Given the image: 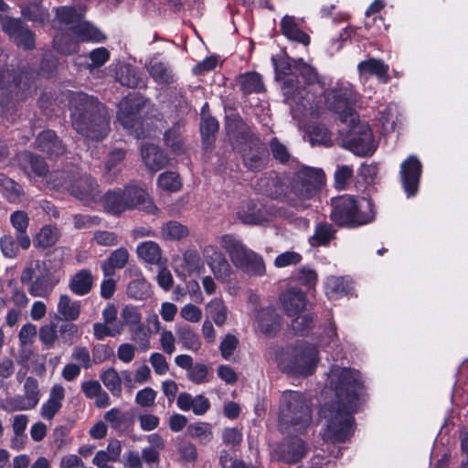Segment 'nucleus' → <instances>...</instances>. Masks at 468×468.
Wrapping results in <instances>:
<instances>
[{
  "label": "nucleus",
  "mask_w": 468,
  "mask_h": 468,
  "mask_svg": "<svg viewBox=\"0 0 468 468\" xmlns=\"http://www.w3.org/2000/svg\"><path fill=\"white\" fill-rule=\"evenodd\" d=\"M295 279L308 288H314L317 282V273L310 267L303 266L294 274Z\"/></svg>",
  "instance_id": "0e129e2a"
},
{
  "label": "nucleus",
  "mask_w": 468,
  "mask_h": 468,
  "mask_svg": "<svg viewBox=\"0 0 468 468\" xmlns=\"http://www.w3.org/2000/svg\"><path fill=\"white\" fill-rule=\"evenodd\" d=\"M275 70L278 76H290L298 73L309 86L318 82V75L315 69L305 63L302 58L298 60L284 58L275 63Z\"/></svg>",
  "instance_id": "2eb2a0df"
},
{
  "label": "nucleus",
  "mask_w": 468,
  "mask_h": 468,
  "mask_svg": "<svg viewBox=\"0 0 468 468\" xmlns=\"http://www.w3.org/2000/svg\"><path fill=\"white\" fill-rule=\"evenodd\" d=\"M187 433L191 438L197 439L202 444L211 441L213 432L210 424L206 422H196L187 427Z\"/></svg>",
  "instance_id": "de8ad7c7"
},
{
  "label": "nucleus",
  "mask_w": 468,
  "mask_h": 468,
  "mask_svg": "<svg viewBox=\"0 0 468 468\" xmlns=\"http://www.w3.org/2000/svg\"><path fill=\"white\" fill-rule=\"evenodd\" d=\"M136 253L140 260L148 264L162 266L165 263L162 250L155 241L147 240L139 243Z\"/></svg>",
  "instance_id": "7c9ffc66"
},
{
  "label": "nucleus",
  "mask_w": 468,
  "mask_h": 468,
  "mask_svg": "<svg viewBox=\"0 0 468 468\" xmlns=\"http://www.w3.org/2000/svg\"><path fill=\"white\" fill-rule=\"evenodd\" d=\"M293 88L294 85L291 78L283 80V93L286 99L291 101V111L293 118L300 119V116L303 115L304 119H312L319 115L320 112L317 105H314L313 94L310 95V91H307L306 95L303 96L298 86L295 90H292Z\"/></svg>",
  "instance_id": "4468645a"
},
{
  "label": "nucleus",
  "mask_w": 468,
  "mask_h": 468,
  "mask_svg": "<svg viewBox=\"0 0 468 468\" xmlns=\"http://www.w3.org/2000/svg\"><path fill=\"white\" fill-rule=\"evenodd\" d=\"M92 284L93 277L89 270H80L69 281L71 292L80 296L87 294L91 290Z\"/></svg>",
  "instance_id": "4c0bfd02"
},
{
  "label": "nucleus",
  "mask_w": 468,
  "mask_h": 468,
  "mask_svg": "<svg viewBox=\"0 0 468 468\" xmlns=\"http://www.w3.org/2000/svg\"><path fill=\"white\" fill-rule=\"evenodd\" d=\"M253 326L261 334L272 336L280 330L281 316L271 306L261 308L255 314Z\"/></svg>",
  "instance_id": "aec40b11"
},
{
  "label": "nucleus",
  "mask_w": 468,
  "mask_h": 468,
  "mask_svg": "<svg viewBox=\"0 0 468 468\" xmlns=\"http://www.w3.org/2000/svg\"><path fill=\"white\" fill-rule=\"evenodd\" d=\"M378 122L385 132H391L395 129L399 120L398 106L389 103L383 110L379 111Z\"/></svg>",
  "instance_id": "49530a36"
},
{
  "label": "nucleus",
  "mask_w": 468,
  "mask_h": 468,
  "mask_svg": "<svg viewBox=\"0 0 468 468\" xmlns=\"http://www.w3.org/2000/svg\"><path fill=\"white\" fill-rule=\"evenodd\" d=\"M350 284V280L346 278L329 276L324 281L325 294L329 299H338L348 292Z\"/></svg>",
  "instance_id": "e433bc0d"
},
{
  "label": "nucleus",
  "mask_w": 468,
  "mask_h": 468,
  "mask_svg": "<svg viewBox=\"0 0 468 468\" xmlns=\"http://www.w3.org/2000/svg\"><path fill=\"white\" fill-rule=\"evenodd\" d=\"M239 218L245 224H262L269 220L268 216L253 201H248L238 211Z\"/></svg>",
  "instance_id": "f704fd0d"
},
{
  "label": "nucleus",
  "mask_w": 468,
  "mask_h": 468,
  "mask_svg": "<svg viewBox=\"0 0 468 468\" xmlns=\"http://www.w3.org/2000/svg\"><path fill=\"white\" fill-rule=\"evenodd\" d=\"M275 360L283 372L306 377L314 372L319 356L314 346L301 343L279 351L275 356Z\"/></svg>",
  "instance_id": "20e7f679"
},
{
  "label": "nucleus",
  "mask_w": 468,
  "mask_h": 468,
  "mask_svg": "<svg viewBox=\"0 0 468 468\" xmlns=\"http://www.w3.org/2000/svg\"><path fill=\"white\" fill-rule=\"evenodd\" d=\"M143 101L135 95H129L119 103L118 121L125 129H133L138 122Z\"/></svg>",
  "instance_id": "412c9836"
},
{
  "label": "nucleus",
  "mask_w": 468,
  "mask_h": 468,
  "mask_svg": "<svg viewBox=\"0 0 468 468\" xmlns=\"http://www.w3.org/2000/svg\"><path fill=\"white\" fill-rule=\"evenodd\" d=\"M58 313L66 321H75L80 314V302L71 299L67 294H62L58 303Z\"/></svg>",
  "instance_id": "a19ab883"
},
{
  "label": "nucleus",
  "mask_w": 468,
  "mask_h": 468,
  "mask_svg": "<svg viewBox=\"0 0 468 468\" xmlns=\"http://www.w3.org/2000/svg\"><path fill=\"white\" fill-rule=\"evenodd\" d=\"M255 149H246L242 152L243 161L247 167L251 170L259 169L266 160L267 153L265 147L258 142H251Z\"/></svg>",
  "instance_id": "ea45409f"
},
{
  "label": "nucleus",
  "mask_w": 468,
  "mask_h": 468,
  "mask_svg": "<svg viewBox=\"0 0 468 468\" xmlns=\"http://www.w3.org/2000/svg\"><path fill=\"white\" fill-rule=\"evenodd\" d=\"M180 316L186 322L198 323L202 319V310L193 303H187L180 309Z\"/></svg>",
  "instance_id": "774afa93"
},
{
  "label": "nucleus",
  "mask_w": 468,
  "mask_h": 468,
  "mask_svg": "<svg viewBox=\"0 0 468 468\" xmlns=\"http://www.w3.org/2000/svg\"><path fill=\"white\" fill-rule=\"evenodd\" d=\"M2 409L7 412L32 410L28 402L22 396L6 399L2 404Z\"/></svg>",
  "instance_id": "338daca9"
},
{
  "label": "nucleus",
  "mask_w": 468,
  "mask_h": 468,
  "mask_svg": "<svg viewBox=\"0 0 468 468\" xmlns=\"http://www.w3.org/2000/svg\"><path fill=\"white\" fill-rule=\"evenodd\" d=\"M374 218L373 204L366 197L342 196L332 199L331 218L341 226H357Z\"/></svg>",
  "instance_id": "39448f33"
},
{
  "label": "nucleus",
  "mask_w": 468,
  "mask_h": 468,
  "mask_svg": "<svg viewBox=\"0 0 468 468\" xmlns=\"http://www.w3.org/2000/svg\"><path fill=\"white\" fill-rule=\"evenodd\" d=\"M324 173L320 168L303 167L296 175V184L293 186V195L297 197H291L292 205L299 209H305L309 207L306 200L311 198L324 183Z\"/></svg>",
  "instance_id": "ddd939ff"
},
{
  "label": "nucleus",
  "mask_w": 468,
  "mask_h": 468,
  "mask_svg": "<svg viewBox=\"0 0 468 468\" xmlns=\"http://www.w3.org/2000/svg\"><path fill=\"white\" fill-rule=\"evenodd\" d=\"M37 147L49 155H59L64 153V146L53 131L40 133L36 140Z\"/></svg>",
  "instance_id": "72a5a7b5"
},
{
  "label": "nucleus",
  "mask_w": 468,
  "mask_h": 468,
  "mask_svg": "<svg viewBox=\"0 0 468 468\" xmlns=\"http://www.w3.org/2000/svg\"><path fill=\"white\" fill-rule=\"evenodd\" d=\"M100 378L103 385L113 396H122V378L114 368L110 367L102 371Z\"/></svg>",
  "instance_id": "a18cd8bd"
},
{
  "label": "nucleus",
  "mask_w": 468,
  "mask_h": 468,
  "mask_svg": "<svg viewBox=\"0 0 468 468\" xmlns=\"http://www.w3.org/2000/svg\"><path fill=\"white\" fill-rule=\"evenodd\" d=\"M161 237L165 240H180L188 236L189 230L178 221L170 220L161 227Z\"/></svg>",
  "instance_id": "79ce46f5"
},
{
  "label": "nucleus",
  "mask_w": 468,
  "mask_h": 468,
  "mask_svg": "<svg viewBox=\"0 0 468 468\" xmlns=\"http://www.w3.org/2000/svg\"><path fill=\"white\" fill-rule=\"evenodd\" d=\"M208 267L218 281L227 282L230 280L231 267L224 255Z\"/></svg>",
  "instance_id": "13d9d810"
},
{
  "label": "nucleus",
  "mask_w": 468,
  "mask_h": 468,
  "mask_svg": "<svg viewBox=\"0 0 468 468\" xmlns=\"http://www.w3.org/2000/svg\"><path fill=\"white\" fill-rule=\"evenodd\" d=\"M104 420L113 430L121 431L127 418L121 410L112 408L104 413Z\"/></svg>",
  "instance_id": "680f3d73"
},
{
  "label": "nucleus",
  "mask_w": 468,
  "mask_h": 468,
  "mask_svg": "<svg viewBox=\"0 0 468 468\" xmlns=\"http://www.w3.org/2000/svg\"><path fill=\"white\" fill-rule=\"evenodd\" d=\"M204 270V264L199 253L195 250H187L183 253L181 262L176 265V272L180 277L199 274Z\"/></svg>",
  "instance_id": "b1692460"
},
{
  "label": "nucleus",
  "mask_w": 468,
  "mask_h": 468,
  "mask_svg": "<svg viewBox=\"0 0 468 468\" xmlns=\"http://www.w3.org/2000/svg\"><path fill=\"white\" fill-rule=\"evenodd\" d=\"M84 10L77 11L73 7L61 6L56 9L57 18L60 23L68 26L69 28L71 26H75L83 17Z\"/></svg>",
  "instance_id": "603ef678"
},
{
  "label": "nucleus",
  "mask_w": 468,
  "mask_h": 468,
  "mask_svg": "<svg viewBox=\"0 0 468 468\" xmlns=\"http://www.w3.org/2000/svg\"><path fill=\"white\" fill-rule=\"evenodd\" d=\"M207 107L206 103L202 109V121L200 123V132L203 138V142L207 144H210L213 141L214 133L218 129V123L216 119L206 116L205 110Z\"/></svg>",
  "instance_id": "09e8293b"
},
{
  "label": "nucleus",
  "mask_w": 468,
  "mask_h": 468,
  "mask_svg": "<svg viewBox=\"0 0 468 468\" xmlns=\"http://www.w3.org/2000/svg\"><path fill=\"white\" fill-rule=\"evenodd\" d=\"M22 15L25 18L44 24L48 20V13L47 9L37 5H32L27 8H22Z\"/></svg>",
  "instance_id": "69168bd1"
},
{
  "label": "nucleus",
  "mask_w": 468,
  "mask_h": 468,
  "mask_svg": "<svg viewBox=\"0 0 468 468\" xmlns=\"http://www.w3.org/2000/svg\"><path fill=\"white\" fill-rule=\"evenodd\" d=\"M65 399V388L60 384L51 387L48 399L42 404L40 416L46 420H51L62 408Z\"/></svg>",
  "instance_id": "5701e85b"
},
{
  "label": "nucleus",
  "mask_w": 468,
  "mask_h": 468,
  "mask_svg": "<svg viewBox=\"0 0 468 468\" xmlns=\"http://www.w3.org/2000/svg\"><path fill=\"white\" fill-rule=\"evenodd\" d=\"M129 260V252L124 248H119L113 250L110 256L104 260L101 268L105 277H112L114 275L116 270H121L125 267Z\"/></svg>",
  "instance_id": "2f4dec72"
},
{
  "label": "nucleus",
  "mask_w": 468,
  "mask_h": 468,
  "mask_svg": "<svg viewBox=\"0 0 468 468\" xmlns=\"http://www.w3.org/2000/svg\"><path fill=\"white\" fill-rule=\"evenodd\" d=\"M257 188L263 194L274 198H279L285 193L284 185L274 172L261 177L258 180Z\"/></svg>",
  "instance_id": "473e14b6"
},
{
  "label": "nucleus",
  "mask_w": 468,
  "mask_h": 468,
  "mask_svg": "<svg viewBox=\"0 0 468 468\" xmlns=\"http://www.w3.org/2000/svg\"><path fill=\"white\" fill-rule=\"evenodd\" d=\"M52 187L63 188L87 206L98 205L100 190L97 183L88 175H80L77 170L70 173L56 172L48 182Z\"/></svg>",
  "instance_id": "423d86ee"
},
{
  "label": "nucleus",
  "mask_w": 468,
  "mask_h": 468,
  "mask_svg": "<svg viewBox=\"0 0 468 468\" xmlns=\"http://www.w3.org/2000/svg\"><path fill=\"white\" fill-rule=\"evenodd\" d=\"M122 444L118 440L109 441L107 448L96 452L92 463L98 468H113L108 465V463H115L120 460L122 453Z\"/></svg>",
  "instance_id": "cd10ccee"
},
{
  "label": "nucleus",
  "mask_w": 468,
  "mask_h": 468,
  "mask_svg": "<svg viewBox=\"0 0 468 468\" xmlns=\"http://www.w3.org/2000/svg\"><path fill=\"white\" fill-rule=\"evenodd\" d=\"M301 126L309 133L313 144H329L331 143V133L323 124H310L302 120Z\"/></svg>",
  "instance_id": "c03bdc74"
},
{
  "label": "nucleus",
  "mask_w": 468,
  "mask_h": 468,
  "mask_svg": "<svg viewBox=\"0 0 468 468\" xmlns=\"http://www.w3.org/2000/svg\"><path fill=\"white\" fill-rule=\"evenodd\" d=\"M326 383L335 391L336 401L325 404L320 410L324 421L321 435L324 441L345 442L354 434L352 413L364 401V382L359 371L334 366Z\"/></svg>",
  "instance_id": "f257e3e1"
},
{
  "label": "nucleus",
  "mask_w": 468,
  "mask_h": 468,
  "mask_svg": "<svg viewBox=\"0 0 468 468\" xmlns=\"http://www.w3.org/2000/svg\"><path fill=\"white\" fill-rule=\"evenodd\" d=\"M157 183L162 189L169 192H176L182 186L179 175L176 172L170 171L162 173L158 176Z\"/></svg>",
  "instance_id": "6e6d98bb"
},
{
  "label": "nucleus",
  "mask_w": 468,
  "mask_h": 468,
  "mask_svg": "<svg viewBox=\"0 0 468 468\" xmlns=\"http://www.w3.org/2000/svg\"><path fill=\"white\" fill-rule=\"evenodd\" d=\"M129 332L131 333V340L136 344L139 350L146 351L150 348V335L145 330L144 324Z\"/></svg>",
  "instance_id": "052dcab7"
},
{
  "label": "nucleus",
  "mask_w": 468,
  "mask_h": 468,
  "mask_svg": "<svg viewBox=\"0 0 468 468\" xmlns=\"http://www.w3.org/2000/svg\"><path fill=\"white\" fill-rule=\"evenodd\" d=\"M346 128L343 131V145L359 156L373 154L377 145L369 124L362 122L359 116L343 122Z\"/></svg>",
  "instance_id": "1a4fd4ad"
},
{
  "label": "nucleus",
  "mask_w": 468,
  "mask_h": 468,
  "mask_svg": "<svg viewBox=\"0 0 468 468\" xmlns=\"http://www.w3.org/2000/svg\"><path fill=\"white\" fill-rule=\"evenodd\" d=\"M113 215L134 208L142 209L149 214H156L158 207L154 204L148 193L135 185H128L123 188L109 190L102 197L100 196L98 205Z\"/></svg>",
  "instance_id": "7ed1b4c3"
},
{
  "label": "nucleus",
  "mask_w": 468,
  "mask_h": 468,
  "mask_svg": "<svg viewBox=\"0 0 468 468\" xmlns=\"http://www.w3.org/2000/svg\"><path fill=\"white\" fill-rule=\"evenodd\" d=\"M221 246L229 253L236 268L250 275L262 276L265 273L262 257L246 248L239 240L231 236H224L221 238Z\"/></svg>",
  "instance_id": "9b49d317"
},
{
  "label": "nucleus",
  "mask_w": 468,
  "mask_h": 468,
  "mask_svg": "<svg viewBox=\"0 0 468 468\" xmlns=\"http://www.w3.org/2000/svg\"><path fill=\"white\" fill-rule=\"evenodd\" d=\"M116 79L122 86L129 88H138L144 85L137 69L131 65H120L116 71Z\"/></svg>",
  "instance_id": "58836bf2"
},
{
  "label": "nucleus",
  "mask_w": 468,
  "mask_h": 468,
  "mask_svg": "<svg viewBox=\"0 0 468 468\" xmlns=\"http://www.w3.org/2000/svg\"><path fill=\"white\" fill-rule=\"evenodd\" d=\"M176 334L184 349L192 352L200 350L202 342L198 335L188 324L176 325Z\"/></svg>",
  "instance_id": "c9c22d12"
},
{
  "label": "nucleus",
  "mask_w": 468,
  "mask_h": 468,
  "mask_svg": "<svg viewBox=\"0 0 468 468\" xmlns=\"http://www.w3.org/2000/svg\"><path fill=\"white\" fill-rule=\"evenodd\" d=\"M353 172L352 166L346 165H338L335 172V187L339 190L345 189L353 176Z\"/></svg>",
  "instance_id": "e2e57ef3"
},
{
  "label": "nucleus",
  "mask_w": 468,
  "mask_h": 468,
  "mask_svg": "<svg viewBox=\"0 0 468 468\" xmlns=\"http://www.w3.org/2000/svg\"><path fill=\"white\" fill-rule=\"evenodd\" d=\"M207 316L218 325L222 326L228 316V308L220 298H214L207 304Z\"/></svg>",
  "instance_id": "37998d69"
},
{
  "label": "nucleus",
  "mask_w": 468,
  "mask_h": 468,
  "mask_svg": "<svg viewBox=\"0 0 468 468\" xmlns=\"http://www.w3.org/2000/svg\"><path fill=\"white\" fill-rule=\"evenodd\" d=\"M389 67L381 59L369 58L361 61L357 65L359 79L362 81L367 80L370 76H376L381 82H388Z\"/></svg>",
  "instance_id": "4be33fe9"
},
{
  "label": "nucleus",
  "mask_w": 468,
  "mask_h": 468,
  "mask_svg": "<svg viewBox=\"0 0 468 468\" xmlns=\"http://www.w3.org/2000/svg\"><path fill=\"white\" fill-rule=\"evenodd\" d=\"M101 316L103 323L93 324V334L96 339L103 340L107 336H117L122 335L121 326H116L115 320L118 316V309L113 303H108L102 310Z\"/></svg>",
  "instance_id": "f3484780"
},
{
  "label": "nucleus",
  "mask_w": 468,
  "mask_h": 468,
  "mask_svg": "<svg viewBox=\"0 0 468 468\" xmlns=\"http://www.w3.org/2000/svg\"><path fill=\"white\" fill-rule=\"evenodd\" d=\"M308 452L305 442L299 437L286 439L276 449L278 458L287 463L302 460Z\"/></svg>",
  "instance_id": "6ab92c4d"
},
{
  "label": "nucleus",
  "mask_w": 468,
  "mask_h": 468,
  "mask_svg": "<svg viewBox=\"0 0 468 468\" xmlns=\"http://www.w3.org/2000/svg\"><path fill=\"white\" fill-rule=\"evenodd\" d=\"M150 285L147 281L139 275L127 286V294L133 299L142 300L149 294Z\"/></svg>",
  "instance_id": "8fccbe9b"
},
{
  "label": "nucleus",
  "mask_w": 468,
  "mask_h": 468,
  "mask_svg": "<svg viewBox=\"0 0 468 468\" xmlns=\"http://www.w3.org/2000/svg\"><path fill=\"white\" fill-rule=\"evenodd\" d=\"M142 159L148 169L157 171L168 164V158L156 145L145 144L141 150Z\"/></svg>",
  "instance_id": "c756f323"
},
{
  "label": "nucleus",
  "mask_w": 468,
  "mask_h": 468,
  "mask_svg": "<svg viewBox=\"0 0 468 468\" xmlns=\"http://www.w3.org/2000/svg\"><path fill=\"white\" fill-rule=\"evenodd\" d=\"M421 172V163L415 155H410L402 162L399 174L403 188L409 197L416 195Z\"/></svg>",
  "instance_id": "dca6fc26"
},
{
  "label": "nucleus",
  "mask_w": 468,
  "mask_h": 468,
  "mask_svg": "<svg viewBox=\"0 0 468 468\" xmlns=\"http://www.w3.org/2000/svg\"><path fill=\"white\" fill-rule=\"evenodd\" d=\"M324 94L326 107L334 112L342 122L358 116L354 105L358 101L359 94L350 82L338 81Z\"/></svg>",
  "instance_id": "9d476101"
},
{
  "label": "nucleus",
  "mask_w": 468,
  "mask_h": 468,
  "mask_svg": "<svg viewBox=\"0 0 468 468\" xmlns=\"http://www.w3.org/2000/svg\"><path fill=\"white\" fill-rule=\"evenodd\" d=\"M104 34L87 21L80 19L75 26L68 28L67 34L58 35L54 38L55 48L62 54H71L78 50L80 42H101Z\"/></svg>",
  "instance_id": "f8f14e48"
},
{
  "label": "nucleus",
  "mask_w": 468,
  "mask_h": 468,
  "mask_svg": "<svg viewBox=\"0 0 468 468\" xmlns=\"http://www.w3.org/2000/svg\"><path fill=\"white\" fill-rule=\"evenodd\" d=\"M311 421V411L301 393L285 391L281 399L279 425L288 431L303 432Z\"/></svg>",
  "instance_id": "0eeeda50"
},
{
  "label": "nucleus",
  "mask_w": 468,
  "mask_h": 468,
  "mask_svg": "<svg viewBox=\"0 0 468 468\" xmlns=\"http://www.w3.org/2000/svg\"><path fill=\"white\" fill-rule=\"evenodd\" d=\"M116 326H121L122 334L143 324V315L138 306L124 304L120 311V318L115 320Z\"/></svg>",
  "instance_id": "bb28decb"
},
{
  "label": "nucleus",
  "mask_w": 468,
  "mask_h": 468,
  "mask_svg": "<svg viewBox=\"0 0 468 468\" xmlns=\"http://www.w3.org/2000/svg\"><path fill=\"white\" fill-rule=\"evenodd\" d=\"M148 71L158 83H170L173 80L170 69L163 62L151 61L149 63Z\"/></svg>",
  "instance_id": "864d4df0"
},
{
  "label": "nucleus",
  "mask_w": 468,
  "mask_h": 468,
  "mask_svg": "<svg viewBox=\"0 0 468 468\" xmlns=\"http://www.w3.org/2000/svg\"><path fill=\"white\" fill-rule=\"evenodd\" d=\"M59 236L58 229L56 227H43L36 237V245L41 248H48L53 246Z\"/></svg>",
  "instance_id": "5fc2aeb1"
},
{
  "label": "nucleus",
  "mask_w": 468,
  "mask_h": 468,
  "mask_svg": "<svg viewBox=\"0 0 468 468\" xmlns=\"http://www.w3.org/2000/svg\"><path fill=\"white\" fill-rule=\"evenodd\" d=\"M60 279L51 271L46 261L35 260L27 263L20 275V282L36 298H48Z\"/></svg>",
  "instance_id": "6e6552de"
},
{
  "label": "nucleus",
  "mask_w": 468,
  "mask_h": 468,
  "mask_svg": "<svg viewBox=\"0 0 468 468\" xmlns=\"http://www.w3.org/2000/svg\"><path fill=\"white\" fill-rule=\"evenodd\" d=\"M0 191L10 201L16 202L21 196V187L14 180L0 176Z\"/></svg>",
  "instance_id": "4d7b16f0"
},
{
  "label": "nucleus",
  "mask_w": 468,
  "mask_h": 468,
  "mask_svg": "<svg viewBox=\"0 0 468 468\" xmlns=\"http://www.w3.org/2000/svg\"><path fill=\"white\" fill-rule=\"evenodd\" d=\"M22 397L34 409L39 401L38 383L34 378H27L24 384V395Z\"/></svg>",
  "instance_id": "bf43d9fd"
},
{
  "label": "nucleus",
  "mask_w": 468,
  "mask_h": 468,
  "mask_svg": "<svg viewBox=\"0 0 468 468\" xmlns=\"http://www.w3.org/2000/svg\"><path fill=\"white\" fill-rule=\"evenodd\" d=\"M72 126L78 133L91 140L102 139L109 130L105 107L93 97L80 92L71 95Z\"/></svg>",
  "instance_id": "f03ea898"
},
{
  "label": "nucleus",
  "mask_w": 468,
  "mask_h": 468,
  "mask_svg": "<svg viewBox=\"0 0 468 468\" xmlns=\"http://www.w3.org/2000/svg\"><path fill=\"white\" fill-rule=\"evenodd\" d=\"M282 35L289 40L294 41L303 46H308L310 37L304 33L296 23L294 16H284L280 23Z\"/></svg>",
  "instance_id": "c85d7f7f"
},
{
  "label": "nucleus",
  "mask_w": 468,
  "mask_h": 468,
  "mask_svg": "<svg viewBox=\"0 0 468 468\" xmlns=\"http://www.w3.org/2000/svg\"><path fill=\"white\" fill-rule=\"evenodd\" d=\"M10 222L16 229V236L19 247L23 250H27L30 247L31 240L27 233L29 225V218L27 214L22 210H16L10 216Z\"/></svg>",
  "instance_id": "a878e982"
},
{
  "label": "nucleus",
  "mask_w": 468,
  "mask_h": 468,
  "mask_svg": "<svg viewBox=\"0 0 468 468\" xmlns=\"http://www.w3.org/2000/svg\"><path fill=\"white\" fill-rule=\"evenodd\" d=\"M240 89L246 93L261 92L263 90L261 78L258 73L249 72L239 77Z\"/></svg>",
  "instance_id": "3c124183"
},
{
  "label": "nucleus",
  "mask_w": 468,
  "mask_h": 468,
  "mask_svg": "<svg viewBox=\"0 0 468 468\" xmlns=\"http://www.w3.org/2000/svg\"><path fill=\"white\" fill-rule=\"evenodd\" d=\"M2 28L19 47L26 49L34 47L33 33L27 27H25L20 20L5 17L2 20Z\"/></svg>",
  "instance_id": "a211bd4d"
},
{
  "label": "nucleus",
  "mask_w": 468,
  "mask_h": 468,
  "mask_svg": "<svg viewBox=\"0 0 468 468\" xmlns=\"http://www.w3.org/2000/svg\"><path fill=\"white\" fill-rule=\"evenodd\" d=\"M281 303L289 316L297 315L306 306V297L304 293L295 288L285 291L280 297Z\"/></svg>",
  "instance_id": "393cba45"
}]
</instances>
